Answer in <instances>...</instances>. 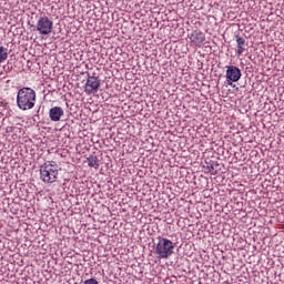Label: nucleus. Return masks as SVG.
I'll return each mask as SVG.
<instances>
[{"mask_svg":"<svg viewBox=\"0 0 284 284\" xmlns=\"http://www.w3.org/2000/svg\"><path fill=\"white\" fill-rule=\"evenodd\" d=\"M37 104V92L31 88H22L18 91L17 105L20 110H32Z\"/></svg>","mask_w":284,"mask_h":284,"instance_id":"f257e3e1","label":"nucleus"},{"mask_svg":"<svg viewBox=\"0 0 284 284\" xmlns=\"http://www.w3.org/2000/svg\"><path fill=\"white\" fill-rule=\"evenodd\" d=\"M40 179L43 183H55L59 179V164L47 161L40 166Z\"/></svg>","mask_w":284,"mask_h":284,"instance_id":"f03ea898","label":"nucleus"},{"mask_svg":"<svg viewBox=\"0 0 284 284\" xmlns=\"http://www.w3.org/2000/svg\"><path fill=\"white\" fill-rule=\"evenodd\" d=\"M158 258H169L174 254V243L168 239H161L155 246Z\"/></svg>","mask_w":284,"mask_h":284,"instance_id":"7ed1b4c3","label":"nucleus"},{"mask_svg":"<svg viewBox=\"0 0 284 284\" xmlns=\"http://www.w3.org/2000/svg\"><path fill=\"white\" fill-rule=\"evenodd\" d=\"M36 28L40 34L48 36L52 33V28H54V22H52L50 18L43 16L38 19Z\"/></svg>","mask_w":284,"mask_h":284,"instance_id":"20e7f679","label":"nucleus"},{"mask_svg":"<svg viewBox=\"0 0 284 284\" xmlns=\"http://www.w3.org/2000/svg\"><path fill=\"white\" fill-rule=\"evenodd\" d=\"M225 77L227 85H232L233 83L241 81L243 73H241V69H239V67L227 65Z\"/></svg>","mask_w":284,"mask_h":284,"instance_id":"39448f33","label":"nucleus"},{"mask_svg":"<svg viewBox=\"0 0 284 284\" xmlns=\"http://www.w3.org/2000/svg\"><path fill=\"white\" fill-rule=\"evenodd\" d=\"M101 88V80L94 75H89L84 85L85 94H97Z\"/></svg>","mask_w":284,"mask_h":284,"instance_id":"423d86ee","label":"nucleus"},{"mask_svg":"<svg viewBox=\"0 0 284 284\" xmlns=\"http://www.w3.org/2000/svg\"><path fill=\"white\" fill-rule=\"evenodd\" d=\"M64 111L61 106H53L49 111V116L51 121L59 122L61 121V116H63Z\"/></svg>","mask_w":284,"mask_h":284,"instance_id":"0eeeda50","label":"nucleus"},{"mask_svg":"<svg viewBox=\"0 0 284 284\" xmlns=\"http://www.w3.org/2000/svg\"><path fill=\"white\" fill-rule=\"evenodd\" d=\"M190 39L194 45H201L205 41V34L201 31H193Z\"/></svg>","mask_w":284,"mask_h":284,"instance_id":"6e6552de","label":"nucleus"},{"mask_svg":"<svg viewBox=\"0 0 284 284\" xmlns=\"http://www.w3.org/2000/svg\"><path fill=\"white\" fill-rule=\"evenodd\" d=\"M236 39V45H237V57H241L243 52H245V40L241 36H235Z\"/></svg>","mask_w":284,"mask_h":284,"instance_id":"1a4fd4ad","label":"nucleus"},{"mask_svg":"<svg viewBox=\"0 0 284 284\" xmlns=\"http://www.w3.org/2000/svg\"><path fill=\"white\" fill-rule=\"evenodd\" d=\"M87 161L89 168H94V170H99V158L90 155Z\"/></svg>","mask_w":284,"mask_h":284,"instance_id":"9d476101","label":"nucleus"},{"mask_svg":"<svg viewBox=\"0 0 284 284\" xmlns=\"http://www.w3.org/2000/svg\"><path fill=\"white\" fill-rule=\"evenodd\" d=\"M8 59V48L0 47V63H3Z\"/></svg>","mask_w":284,"mask_h":284,"instance_id":"9b49d317","label":"nucleus"},{"mask_svg":"<svg viewBox=\"0 0 284 284\" xmlns=\"http://www.w3.org/2000/svg\"><path fill=\"white\" fill-rule=\"evenodd\" d=\"M82 284H99V282L95 278H89L84 281Z\"/></svg>","mask_w":284,"mask_h":284,"instance_id":"f8f14e48","label":"nucleus"}]
</instances>
